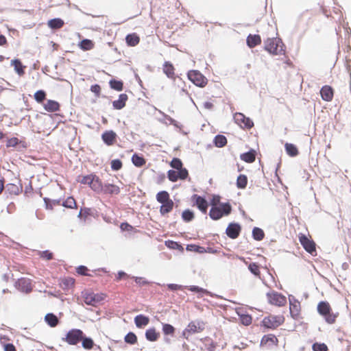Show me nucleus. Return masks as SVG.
<instances>
[{"mask_svg": "<svg viewBox=\"0 0 351 351\" xmlns=\"http://www.w3.org/2000/svg\"><path fill=\"white\" fill-rule=\"evenodd\" d=\"M298 239L304 249L312 256H317L316 244L310 235L298 234Z\"/></svg>", "mask_w": 351, "mask_h": 351, "instance_id": "4", "label": "nucleus"}, {"mask_svg": "<svg viewBox=\"0 0 351 351\" xmlns=\"http://www.w3.org/2000/svg\"><path fill=\"white\" fill-rule=\"evenodd\" d=\"M101 87L99 84L92 85L90 90L95 94L96 96L99 97L101 93Z\"/></svg>", "mask_w": 351, "mask_h": 351, "instance_id": "62", "label": "nucleus"}, {"mask_svg": "<svg viewBox=\"0 0 351 351\" xmlns=\"http://www.w3.org/2000/svg\"><path fill=\"white\" fill-rule=\"evenodd\" d=\"M241 230V228L239 224L231 223L227 227L226 233L230 239H235L239 236Z\"/></svg>", "mask_w": 351, "mask_h": 351, "instance_id": "15", "label": "nucleus"}, {"mask_svg": "<svg viewBox=\"0 0 351 351\" xmlns=\"http://www.w3.org/2000/svg\"><path fill=\"white\" fill-rule=\"evenodd\" d=\"M267 298L269 304L278 306H284L287 304V298L282 294L276 291L267 293Z\"/></svg>", "mask_w": 351, "mask_h": 351, "instance_id": "8", "label": "nucleus"}, {"mask_svg": "<svg viewBox=\"0 0 351 351\" xmlns=\"http://www.w3.org/2000/svg\"><path fill=\"white\" fill-rule=\"evenodd\" d=\"M132 163L137 167H141L146 163L145 158L136 154H134L132 156Z\"/></svg>", "mask_w": 351, "mask_h": 351, "instance_id": "42", "label": "nucleus"}, {"mask_svg": "<svg viewBox=\"0 0 351 351\" xmlns=\"http://www.w3.org/2000/svg\"><path fill=\"white\" fill-rule=\"evenodd\" d=\"M278 339L276 335L273 334H268L264 335L261 341V346L266 349H272L278 346Z\"/></svg>", "mask_w": 351, "mask_h": 351, "instance_id": "11", "label": "nucleus"}, {"mask_svg": "<svg viewBox=\"0 0 351 351\" xmlns=\"http://www.w3.org/2000/svg\"><path fill=\"white\" fill-rule=\"evenodd\" d=\"M175 67L170 62H165L162 66L164 73L170 79L175 80L176 77Z\"/></svg>", "mask_w": 351, "mask_h": 351, "instance_id": "19", "label": "nucleus"}, {"mask_svg": "<svg viewBox=\"0 0 351 351\" xmlns=\"http://www.w3.org/2000/svg\"><path fill=\"white\" fill-rule=\"evenodd\" d=\"M188 176L189 173L186 169H184L178 171L169 170L167 172L168 179L173 182L178 181L179 179L185 180Z\"/></svg>", "mask_w": 351, "mask_h": 351, "instance_id": "14", "label": "nucleus"}, {"mask_svg": "<svg viewBox=\"0 0 351 351\" xmlns=\"http://www.w3.org/2000/svg\"><path fill=\"white\" fill-rule=\"evenodd\" d=\"M289 311L293 319H298L300 318L301 304L294 298H289Z\"/></svg>", "mask_w": 351, "mask_h": 351, "instance_id": "12", "label": "nucleus"}, {"mask_svg": "<svg viewBox=\"0 0 351 351\" xmlns=\"http://www.w3.org/2000/svg\"><path fill=\"white\" fill-rule=\"evenodd\" d=\"M110 88L117 91H121L123 88V84L121 81L112 80L110 81Z\"/></svg>", "mask_w": 351, "mask_h": 351, "instance_id": "47", "label": "nucleus"}, {"mask_svg": "<svg viewBox=\"0 0 351 351\" xmlns=\"http://www.w3.org/2000/svg\"><path fill=\"white\" fill-rule=\"evenodd\" d=\"M84 332L80 329L69 330L64 340L69 345H76L83 339Z\"/></svg>", "mask_w": 351, "mask_h": 351, "instance_id": "9", "label": "nucleus"}, {"mask_svg": "<svg viewBox=\"0 0 351 351\" xmlns=\"http://www.w3.org/2000/svg\"><path fill=\"white\" fill-rule=\"evenodd\" d=\"M9 338L7 336H3L0 337V341L3 347L4 351H16V347L12 343H5V341H9Z\"/></svg>", "mask_w": 351, "mask_h": 351, "instance_id": "35", "label": "nucleus"}, {"mask_svg": "<svg viewBox=\"0 0 351 351\" xmlns=\"http://www.w3.org/2000/svg\"><path fill=\"white\" fill-rule=\"evenodd\" d=\"M44 200L47 209H53V206H60L62 205V203L60 199L50 200L47 198H45Z\"/></svg>", "mask_w": 351, "mask_h": 351, "instance_id": "49", "label": "nucleus"}, {"mask_svg": "<svg viewBox=\"0 0 351 351\" xmlns=\"http://www.w3.org/2000/svg\"><path fill=\"white\" fill-rule=\"evenodd\" d=\"M326 323L328 324H333L336 322L337 317H339V313H334L332 309L326 313L325 315H322Z\"/></svg>", "mask_w": 351, "mask_h": 351, "instance_id": "26", "label": "nucleus"}, {"mask_svg": "<svg viewBox=\"0 0 351 351\" xmlns=\"http://www.w3.org/2000/svg\"><path fill=\"white\" fill-rule=\"evenodd\" d=\"M134 281L136 284L141 286L146 285L149 284V282L142 277H134Z\"/></svg>", "mask_w": 351, "mask_h": 351, "instance_id": "63", "label": "nucleus"}, {"mask_svg": "<svg viewBox=\"0 0 351 351\" xmlns=\"http://www.w3.org/2000/svg\"><path fill=\"white\" fill-rule=\"evenodd\" d=\"M149 322V319L148 317L145 316L143 315H138L134 318V323L138 328H143L147 326Z\"/></svg>", "mask_w": 351, "mask_h": 351, "instance_id": "28", "label": "nucleus"}, {"mask_svg": "<svg viewBox=\"0 0 351 351\" xmlns=\"http://www.w3.org/2000/svg\"><path fill=\"white\" fill-rule=\"evenodd\" d=\"M125 341L130 344H134L137 342V337L133 332L128 333L125 337Z\"/></svg>", "mask_w": 351, "mask_h": 351, "instance_id": "54", "label": "nucleus"}, {"mask_svg": "<svg viewBox=\"0 0 351 351\" xmlns=\"http://www.w3.org/2000/svg\"><path fill=\"white\" fill-rule=\"evenodd\" d=\"M202 330L203 328H201L199 324L197 326L195 322H191L188 324L184 332H187L189 334H193L199 331H202Z\"/></svg>", "mask_w": 351, "mask_h": 351, "instance_id": "37", "label": "nucleus"}, {"mask_svg": "<svg viewBox=\"0 0 351 351\" xmlns=\"http://www.w3.org/2000/svg\"><path fill=\"white\" fill-rule=\"evenodd\" d=\"M332 309L331 306L328 302L321 301L318 303L317 310L318 313L322 316L326 314V312Z\"/></svg>", "mask_w": 351, "mask_h": 351, "instance_id": "27", "label": "nucleus"}, {"mask_svg": "<svg viewBox=\"0 0 351 351\" xmlns=\"http://www.w3.org/2000/svg\"><path fill=\"white\" fill-rule=\"evenodd\" d=\"M194 217V213L189 209L184 210L182 213V218L186 222L192 221Z\"/></svg>", "mask_w": 351, "mask_h": 351, "instance_id": "50", "label": "nucleus"}, {"mask_svg": "<svg viewBox=\"0 0 351 351\" xmlns=\"http://www.w3.org/2000/svg\"><path fill=\"white\" fill-rule=\"evenodd\" d=\"M188 78L195 85L199 87H204L208 84L207 78L203 75L199 71L191 70L187 73Z\"/></svg>", "mask_w": 351, "mask_h": 351, "instance_id": "7", "label": "nucleus"}, {"mask_svg": "<svg viewBox=\"0 0 351 351\" xmlns=\"http://www.w3.org/2000/svg\"><path fill=\"white\" fill-rule=\"evenodd\" d=\"M188 289L192 292L201 293L206 295H208L210 293L209 291H207L206 289L195 285L188 287Z\"/></svg>", "mask_w": 351, "mask_h": 351, "instance_id": "55", "label": "nucleus"}, {"mask_svg": "<svg viewBox=\"0 0 351 351\" xmlns=\"http://www.w3.org/2000/svg\"><path fill=\"white\" fill-rule=\"evenodd\" d=\"M117 134L112 130H107L101 135L103 141L108 146L113 145L117 141Z\"/></svg>", "mask_w": 351, "mask_h": 351, "instance_id": "16", "label": "nucleus"}, {"mask_svg": "<svg viewBox=\"0 0 351 351\" xmlns=\"http://www.w3.org/2000/svg\"><path fill=\"white\" fill-rule=\"evenodd\" d=\"M81 341H82V346L84 347V348L90 350L93 348L94 342L92 339L84 337L83 336V339H82Z\"/></svg>", "mask_w": 351, "mask_h": 351, "instance_id": "51", "label": "nucleus"}, {"mask_svg": "<svg viewBox=\"0 0 351 351\" xmlns=\"http://www.w3.org/2000/svg\"><path fill=\"white\" fill-rule=\"evenodd\" d=\"M122 166V162L119 159H115L111 161V168L114 171L121 169Z\"/></svg>", "mask_w": 351, "mask_h": 351, "instance_id": "58", "label": "nucleus"}, {"mask_svg": "<svg viewBox=\"0 0 351 351\" xmlns=\"http://www.w3.org/2000/svg\"><path fill=\"white\" fill-rule=\"evenodd\" d=\"M239 319L241 324L244 326H249L252 322V317L248 314L241 315Z\"/></svg>", "mask_w": 351, "mask_h": 351, "instance_id": "52", "label": "nucleus"}, {"mask_svg": "<svg viewBox=\"0 0 351 351\" xmlns=\"http://www.w3.org/2000/svg\"><path fill=\"white\" fill-rule=\"evenodd\" d=\"M45 98L46 93L43 90H38L34 94V99L38 103H42Z\"/></svg>", "mask_w": 351, "mask_h": 351, "instance_id": "53", "label": "nucleus"}, {"mask_svg": "<svg viewBox=\"0 0 351 351\" xmlns=\"http://www.w3.org/2000/svg\"><path fill=\"white\" fill-rule=\"evenodd\" d=\"M11 65L14 66V71L16 73L22 76L25 73L24 69L25 68V66H23L19 59H14L11 61Z\"/></svg>", "mask_w": 351, "mask_h": 351, "instance_id": "29", "label": "nucleus"}, {"mask_svg": "<svg viewBox=\"0 0 351 351\" xmlns=\"http://www.w3.org/2000/svg\"><path fill=\"white\" fill-rule=\"evenodd\" d=\"M320 95L323 100L331 101L334 96V90L330 86L325 85L321 88Z\"/></svg>", "mask_w": 351, "mask_h": 351, "instance_id": "17", "label": "nucleus"}, {"mask_svg": "<svg viewBox=\"0 0 351 351\" xmlns=\"http://www.w3.org/2000/svg\"><path fill=\"white\" fill-rule=\"evenodd\" d=\"M45 321L51 327H56L59 323L58 318L53 313H47L45 317Z\"/></svg>", "mask_w": 351, "mask_h": 351, "instance_id": "33", "label": "nucleus"}, {"mask_svg": "<svg viewBox=\"0 0 351 351\" xmlns=\"http://www.w3.org/2000/svg\"><path fill=\"white\" fill-rule=\"evenodd\" d=\"M64 22L60 18H56L48 21L47 25L52 29H58L63 27Z\"/></svg>", "mask_w": 351, "mask_h": 351, "instance_id": "31", "label": "nucleus"}, {"mask_svg": "<svg viewBox=\"0 0 351 351\" xmlns=\"http://www.w3.org/2000/svg\"><path fill=\"white\" fill-rule=\"evenodd\" d=\"M95 174H89L87 176H78L77 181L82 184L90 185L93 179H94Z\"/></svg>", "mask_w": 351, "mask_h": 351, "instance_id": "40", "label": "nucleus"}, {"mask_svg": "<svg viewBox=\"0 0 351 351\" xmlns=\"http://www.w3.org/2000/svg\"><path fill=\"white\" fill-rule=\"evenodd\" d=\"M88 269L84 265H80L76 269V271L78 274L82 276H90L88 274Z\"/></svg>", "mask_w": 351, "mask_h": 351, "instance_id": "61", "label": "nucleus"}, {"mask_svg": "<svg viewBox=\"0 0 351 351\" xmlns=\"http://www.w3.org/2000/svg\"><path fill=\"white\" fill-rule=\"evenodd\" d=\"M125 42L130 47H135L140 43V37L136 33L130 34L125 37Z\"/></svg>", "mask_w": 351, "mask_h": 351, "instance_id": "25", "label": "nucleus"}, {"mask_svg": "<svg viewBox=\"0 0 351 351\" xmlns=\"http://www.w3.org/2000/svg\"><path fill=\"white\" fill-rule=\"evenodd\" d=\"M44 108L49 112H57L60 110V104L56 101L49 99L44 104Z\"/></svg>", "mask_w": 351, "mask_h": 351, "instance_id": "24", "label": "nucleus"}, {"mask_svg": "<svg viewBox=\"0 0 351 351\" xmlns=\"http://www.w3.org/2000/svg\"><path fill=\"white\" fill-rule=\"evenodd\" d=\"M40 256L45 260L49 261L53 259V253L49 250H45L40 252Z\"/></svg>", "mask_w": 351, "mask_h": 351, "instance_id": "60", "label": "nucleus"}, {"mask_svg": "<svg viewBox=\"0 0 351 351\" xmlns=\"http://www.w3.org/2000/svg\"><path fill=\"white\" fill-rule=\"evenodd\" d=\"M285 150L287 154L291 157H295L298 155L299 151L297 147L292 144L287 143L285 145Z\"/></svg>", "mask_w": 351, "mask_h": 351, "instance_id": "34", "label": "nucleus"}, {"mask_svg": "<svg viewBox=\"0 0 351 351\" xmlns=\"http://www.w3.org/2000/svg\"><path fill=\"white\" fill-rule=\"evenodd\" d=\"M62 285L66 288L72 287L75 284V279L71 277L64 278L62 280Z\"/></svg>", "mask_w": 351, "mask_h": 351, "instance_id": "56", "label": "nucleus"}, {"mask_svg": "<svg viewBox=\"0 0 351 351\" xmlns=\"http://www.w3.org/2000/svg\"><path fill=\"white\" fill-rule=\"evenodd\" d=\"M254 151H250L241 155V159L246 162L251 163L255 160Z\"/></svg>", "mask_w": 351, "mask_h": 351, "instance_id": "41", "label": "nucleus"}, {"mask_svg": "<svg viewBox=\"0 0 351 351\" xmlns=\"http://www.w3.org/2000/svg\"><path fill=\"white\" fill-rule=\"evenodd\" d=\"M253 238L256 241H261L265 237L263 230L259 228H254L252 230Z\"/></svg>", "mask_w": 351, "mask_h": 351, "instance_id": "44", "label": "nucleus"}, {"mask_svg": "<svg viewBox=\"0 0 351 351\" xmlns=\"http://www.w3.org/2000/svg\"><path fill=\"white\" fill-rule=\"evenodd\" d=\"M285 318L282 315H270L263 318L262 323L263 326L267 328L275 329L285 322Z\"/></svg>", "mask_w": 351, "mask_h": 351, "instance_id": "6", "label": "nucleus"}, {"mask_svg": "<svg viewBox=\"0 0 351 351\" xmlns=\"http://www.w3.org/2000/svg\"><path fill=\"white\" fill-rule=\"evenodd\" d=\"M90 187L95 192H102L104 186L102 185L101 180L96 175H95L94 179H93V182H91Z\"/></svg>", "mask_w": 351, "mask_h": 351, "instance_id": "30", "label": "nucleus"}, {"mask_svg": "<svg viewBox=\"0 0 351 351\" xmlns=\"http://www.w3.org/2000/svg\"><path fill=\"white\" fill-rule=\"evenodd\" d=\"M145 337L149 341H156L160 337V333L154 328H149L145 332Z\"/></svg>", "mask_w": 351, "mask_h": 351, "instance_id": "32", "label": "nucleus"}, {"mask_svg": "<svg viewBox=\"0 0 351 351\" xmlns=\"http://www.w3.org/2000/svg\"><path fill=\"white\" fill-rule=\"evenodd\" d=\"M128 97L126 94L122 93L119 95V99L112 102V106L114 109L121 110L125 106Z\"/></svg>", "mask_w": 351, "mask_h": 351, "instance_id": "21", "label": "nucleus"}, {"mask_svg": "<svg viewBox=\"0 0 351 351\" xmlns=\"http://www.w3.org/2000/svg\"><path fill=\"white\" fill-rule=\"evenodd\" d=\"M82 297L86 304L95 306L105 300L106 295L103 293H95L86 291L82 292Z\"/></svg>", "mask_w": 351, "mask_h": 351, "instance_id": "5", "label": "nucleus"}, {"mask_svg": "<svg viewBox=\"0 0 351 351\" xmlns=\"http://www.w3.org/2000/svg\"><path fill=\"white\" fill-rule=\"evenodd\" d=\"M120 191L119 186L112 184H105L102 190L104 193L109 195H118L120 193Z\"/></svg>", "mask_w": 351, "mask_h": 351, "instance_id": "22", "label": "nucleus"}, {"mask_svg": "<svg viewBox=\"0 0 351 351\" xmlns=\"http://www.w3.org/2000/svg\"><path fill=\"white\" fill-rule=\"evenodd\" d=\"M248 269L251 273H252L256 276L260 278V276H261L260 267L256 263H250L248 265Z\"/></svg>", "mask_w": 351, "mask_h": 351, "instance_id": "45", "label": "nucleus"}, {"mask_svg": "<svg viewBox=\"0 0 351 351\" xmlns=\"http://www.w3.org/2000/svg\"><path fill=\"white\" fill-rule=\"evenodd\" d=\"M175 328L169 324H162V332L165 335L173 336L175 333Z\"/></svg>", "mask_w": 351, "mask_h": 351, "instance_id": "46", "label": "nucleus"}, {"mask_svg": "<svg viewBox=\"0 0 351 351\" xmlns=\"http://www.w3.org/2000/svg\"><path fill=\"white\" fill-rule=\"evenodd\" d=\"M62 206L67 208H77V205L75 198L72 196L68 197L64 201L62 202Z\"/></svg>", "mask_w": 351, "mask_h": 351, "instance_id": "36", "label": "nucleus"}, {"mask_svg": "<svg viewBox=\"0 0 351 351\" xmlns=\"http://www.w3.org/2000/svg\"><path fill=\"white\" fill-rule=\"evenodd\" d=\"M247 184V178L245 175L241 174L237 179V186L238 189H244Z\"/></svg>", "mask_w": 351, "mask_h": 351, "instance_id": "39", "label": "nucleus"}, {"mask_svg": "<svg viewBox=\"0 0 351 351\" xmlns=\"http://www.w3.org/2000/svg\"><path fill=\"white\" fill-rule=\"evenodd\" d=\"M313 351H328V347L325 343H315L313 345Z\"/></svg>", "mask_w": 351, "mask_h": 351, "instance_id": "57", "label": "nucleus"}, {"mask_svg": "<svg viewBox=\"0 0 351 351\" xmlns=\"http://www.w3.org/2000/svg\"><path fill=\"white\" fill-rule=\"evenodd\" d=\"M234 119L235 123L243 129L250 130L254 126L252 120L243 113L236 112L234 114Z\"/></svg>", "mask_w": 351, "mask_h": 351, "instance_id": "10", "label": "nucleus"}, {"mask_svg": "<svg viewBox=\"0 0 351 351\" xmlns=\"http://www.w3.org/2000/svg\"><path fill=\"white\" fill-rule=\"evenodd\" d=\"M232 207L229 203H223L219 206H212L209 212L210 217L213 220H218L223 216L231 213Z\"/></svg>", "mask_w": 351, "mask_h": 351, "instance_id": "3", "label": "nucleus"}, {"mask_svg": "<svg viewBox=\"0 0 351 351\" xmlns=\"http://www.w3.org/2000/svg\"><path fill=\"white\" fill-rule=\"evenodd\" d=\"M191 199L193 202V206H196L202 213L206 214L207 213L208 203L204 197L195 194Z\"/></svg>", "mask_w": 351, "mask_h": 351, "instance_id": "13", "label": "nucleus"}, {"mask_svg": "<svg viewBox=\"0 0 351 351\" xmlns=\"http://www.w3.org/2000/svg\"><path fill=\"white\" fill-rule=\"evenodd\" d=\"M156 200L161 204L160 207V213L165 216L171 213L173 208L174 202L170 198L169 193L166 191H162L156 194Z\"/></svg>", "mask_w": 351, "mask_h": 351, "instance_id": "2", "label": "nucleus"}, {"mask_svg": "<svg viewBox=\"0 0 351 351\" xmlns=\"http://www.w3.org/2000/svg\"><path fill=\"white\" fill-rule=\"evenodd\" d=\"M19 143V140L16 137H12L7 141L6 147H16Z\"/></svg>", "mask_w": 351, "mask_h": 351, "instance_id": "59", "label": "nucleus"}, {"mask_svg": "<svg viewBox=\"0 0 351 351\" xmlns=\"http://www.w3.org/2000/svg\"><path fill=\"white\" fill-rule=\"evenodd\" d=\"M17 287L19 289H20L23 292L29 293L32 289V284L29 280L26 278H21L16 282Z\"/></svg>", "mask_w": 351, "mask_h": 351, "instance_id": "20", "label": "nucleus"}, {"mask_svg": "<svg viewBox=\"0 0 351 351\" xmlns=\"http://www.w3.org/2000/svg\"><path fill=\"white\" fill-rule=\"evenodd\" d=\"M79 46L82 50L88 51L94 47V43L89 39H84L80 43Z\"/></svg>", "mask_w": 351, "mask_h": 351, "instance_id": "43", "label": "nucleus"}, {"mask_svg": "<svg viewBox=\"0 0 351 351\" xmlns=\"http://www.w3.org/2000/svg\"><path fill=\"white\" fill-rule=\"evenodd\" d=\"M246 42L249 47L253 48L261 43V38L258 34H250L247 37Z\"/></svg>", "mask_w": 351, "mask_h": 351, "instance_id": "23", "label": "nucleus"}, {"mask_svg": "<svg viewBox=\"0 0 351 351\" xmlns=\"http://www.w3.org/2000/svg\"><path fill=\"white\" fill-rule=\"evenodd\" d=\"M214 144L217 147H223L227 144V138L223 135H217L214 138Z\"/></svg>", "mask_w": 351, "mask_h": 351, "instance_id": "38", "label": "nucleus"}, {"mask_svg": "<svg viewBox=\"0 0 351 351\" xmlns=\"http://www.w3.org/2000/svg\"><path fill=\"white\" fill-rule=\"evenodd\" d=\"M23 186L20 181L16 183H9L6 185V191L13 195H17L22 192Z\"/></svg>", "mask_w": 351, "mask_h": 351, "instance_id": "18", "label": "nucleus"}, {"mask_svg": "<svg viewBox=\"0 0 351 351\" xmlns=\"http://www.w3.org/2000/svg\"><path fill=\"white\" fill-rule=\"evenodd\" d=\"M170 166L172 168L176 169L178 171H180V170L184 169L182 167V166H183L182 162L181 161V160L180 158H173V160L170 162Z\"/></svg>", "mask_w": 351, "mask_h": 351, "instance_id": "48", "label": "nucleus"}, {"mask_svg": "<svg viewBox=\"0 0 351 351\" xmlns=\"http://www.w3.org/2000/svg\"><path fill=\"white\" fill-rule=\"evenodd\" d=\"M219 202H220L219 196H214L211 201L212 206H218L217 204L219 203Z\"/></svg>", "mask_w": 351, "mask_h": 351, "instance_id": "64", "label": "nucleus"}, {"mask_svg": "<svg viewBox=\"0 0 351 351\" xmlns=\"http://www.w3.org/2000/svg\"><path fill=\"white\" fill-rule=\"evenodd\" d=\"M264 49L271 55H285V46L279 38H267L264 42Z\"/></svg>", "mask_w": 351, "mask_h": 351, "instance_id": "1", "label": "nucleus"}]
</instances>
